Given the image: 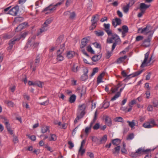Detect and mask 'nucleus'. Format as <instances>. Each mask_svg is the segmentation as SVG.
Wrapping results in <instances>:
<instances>
[{"label": "nucleus", "mask_w": 158, "mask_h": 158, "mask_svg": "<svg viewBox=\"0 0 158 158\" xmlns=\"http://www.w3.org/2000/svg\"><path fill=\"white\" fill-rule=\"evenodd\" d=\"M105 28L104 30L106 32L108 36L111 35L110 37H108L106 40V43L111 44L113 43V40H114L112 45V50L115 48L117 45L120 44L121 41L119 36L115 33H112V31L110 29V24H109L104 23L103 24Z\"/></svg>", "instance_id": "obj_1"}, {"label": "nucleus", "mask_w": 158, "mask_h": 158, "mask_svg": "<svg viewBox=\"0 0 158 158\" xmlns=\"http://www.w3.org/2000/svg\"><path fill=\"white\" fill-rule=\"evenodd\" d=\"M111 142L113 145L117 146L112 150L113 154L114 156H117L119 154L121 147L118 145L121 143V140L119 139H112Z\"/></svg>", "instance_id": "obj_2"}, {"label": "nucleus", "mask_w": 158, "mask_h": 158, "mask_svg": "<svg viewBox=\"0 0 158 158\" xmlns=\"http://www.w3.org/2000/svg\"><path fill=\"white\" fill-rule=\"evenodd\" d=\"M156 148L152 149H144L142 148H140L138 149L135 152H133L131 153V156L133 157H137L139 156H140L141 155L147 154L149 152L154 151Z\"/></svg>", "instance_id": "obj_3"}, {"label": "nucleus", "mask_w": 158, "mask_h": 158, "mask_svg": "<svg viewBox=\"0 0 158 158\" xmlns=\"http://www.w3.org/2000/svg\"><path fill=\"white\" fill-rule=\"evenodd\" d=\"M59 5V2L56 4L54 5L53 4H50L48 7L45 8L42 11V12L45 13L46 14H49L52 13L56 10V7Z\"/></svg>", "instance_id": "obj_4"}, {"label": "nucleus", "mask_w": 158, "mask_h": 158, "mask_svg": "<svg viewBox=\"0 0 158 158\" xmlns=\"http://www.w3.org/2000/svg\"><path fill=\"white\" fill-rule=\"evenodd\" d=\"M148 33H151L148 37L143 40L142 44V45L145 47H148L150 46L151 39L153 34V32H152L151 31H149Z\"/></svg>", "instance_id": "obj_5"}, {"label": "nucleus", "mask_w": 158, "mask_h": 158, "mask_svg": "<svg viewBox=\"0 0 158 158\" xmlns=\"http://www.w3.org/2000/svg\"><path fill=\"white\" fill-rule=\"evenodd\" d=\"M40 58L39 56V55H37L34 60V63H30V68L32 69L33 71H35L36 69V68L38 66L40 60Z\"/></svg>", "instance_id": "obj_6"}, {"label": "nucleus", "mask_w": 158, "mask_h": 158, "mask_svg": "<svg viewBox=\"0 0 158 158\" xmlns=\"http://www.w3.org/2000/svg\"><path fill=\"white\" fill-rule=\"evenodd\" d=\"M19 10V6L18 5L15 6L9 10L8 14L13 16H16L18 14Z\"/></svg>", "instance_id": "obj_7"}, {"label": "nucleus", "mask_w": 158, "mask_h": 158, "mask_svg": "<svg viewBox=\"0 0 158 158\" xmlns=\"http://www.w3.org/2000/svg\"><path fill=\"white\" fill-rule=\"evenodd\" d=\"M35 36H34L31 37L29 38L28 39V42H27L25 47V48L26 49L28 48L31 47L32 45H33L35 40Z\"/></svg>", "instance_id": "obj_8"}, {"label": "nucleus", "mask_w": 158, "mask_h": 158, "mask_svg": "<svg viewBox=\"0 0 158 158\" xmlns=\"http://www.w3.org/2000/svg\"><path fill=\"white\" fill-rule=\"evenodd\" d=\"M112 23V25L115 28L117 26L121 24V20L120 19L116 18L113 19Z\"/></svg>", "instance_id": "obj_9"}, {"label": "nucleus", "mask_w": 158, "mask_h": 158, "mask_svg": "<svg viewBox=\"0 0 158 158\" xmlns=\"http://www.w3.org/2000/svg\"><path fill=\"white\" fill-rule=\"evenodd\" d=\"M84 74H83L81 77V79L82 81H85L88 78L87 73L88 72V70L87 68H85L83 69Z\"/></svg>", "instance_id": "obj_10"}, {"label": "nucleus", "mask_w": 158, "mask_h": 158, "mask_svg": "<svg viewBox=\"0 0 158 158\" xmlns=\"http://www.w3.org/2000/svg\"><path fill=\"white\" fill-rule=\"evenodd\" d=\"M89 40L86 38H83L81 41L80 47L81 49L84 48L88 43Z\"/></svg>", "instance_id": "obj_11"}, {"label": "nucleus", "mask_w": 158, "mask_h": 158, "mask_svg": "<svg viewBox=\"0 0 158 158\" xmlns=\"http://www.w3.org/2000/svg\"><path fill=\"white\" fill-rule=\"evenodd\" d=\"M96 18V16L94 15L92 17V19L91 20V21L92 23L91 25L89 27V29L90 30H92L94 29L97 24V21H94V19Z\"/></svg>", "instance_id": "obj_12"}, {"label": "nucleus", "mask_w": 158, "mask_h": 158, "mask_svg": "<svg viewBox=\"0 0 158 158\" xmlns=\"http://www.w3.org/2000/svg\"><path fill=\"white\" fill-rule=\"evenodd\" d=\"M149 54V53L148 52L145 54L144 59L143 60V61L141 65L140 66L141 67H144L146 65V64H147L148 63L147 62V61L148 60Z\"/></svg>", "instance_id": "obj_13"}, {"label": "nucleus", "mask_w": 158, "mask_h": 158, "mask_svg": "<svg viewBox=\"0 0 158 158\" xmlns=\"http://www.w3.org/2000/svg\"><path fill=\"white\" fill-rule=\"evenodd\" d=\"M48 29L47 27L44 25H43L42 27L41 28L39 31H38L37 33V35H40L42 33L46 31Z\"/></svg>", "instance_id": "obj_14"}, {"label": "nucleus", "mask_w": 158, "mask_h": 158, "mask_svg": "<svg viewBox=\"0 0 158 158\" xmlns=\"http://www.w3.org/2000/svg\"><path fill=\"white\" fill-rule=\"evenodd\" d=\"M150 6V5H146L144 3H142L140 4L139 8L140 10H145H145L149 8Z\"/></svg>", "instance_id": "obj_15"}, {"label": "nucleus", "mask_w": 158, "mask_h": 158, "mask_svg": "<svg viewBox=\"0 0 158 158\" xmlns=\"http://www.w3.org/2000/svg\"><path fill=\"white\" fill-rule=\"evenodd\" d=\"M107 136L106 135H104L101 139L100 141H98V144H101L105 143L107 140Z\"/></svg>", "instance_id": "obj_16"}, {"label": "nucleus", "mask_w": 158, "mask_h": 158, "mask_svg": "<svg viewBox=\"0 0 158 158\" xmlns=\"http://www.w3.org/2000/svg\"><path fill=\"white\" fill-rule=\"evenodd\" d=\"M27 23H23L19 24L16 28V31H19L22 30L26 25Z\"/></svg>", "instance_id": "obj_17"}, {"label": "nucleus", "mask_w": 158, "mask_h": 158, "mask_svg": "<svg viewBox=\"0 0 158 158\" xmlns=\"http://www.w3.org/2000/svg\"><path fill=\"white\" fill-rule=\"evenodd\" d=\"M2 118L4 119V121H3V122L4 123L7 129L8 130L11 128L10 126V124L9 123L8 120L5 117H3Z\"/></svg>", "instance_id": "obj_18"}, {"label": "nucleus", "mask_w": 158, "mask_h": 158, "mask_svg": "<svg viewBox=\"0 0 158 158\" xmlns=\"http://www.w3.org/2000/svg\"><path fill=\"white\" fill-rule=\"evenodd\" d=\"M102 57V54H100L98 55H95L92 57V60L93 61L96 62L99 60Z\"/></svg>", "instance_id": "obj_19"}, {"label": "nucleus", "mask_w": 158, "mask_h": 158, "mask_svg": "<svg viewBox=\"0 0 158 158\" xmlns=\"http://www.w3.org/2000/svg\"><path fill=\"white\" fill-rule=\"evenodd\" d=\"M105 121L108 126L110 127L111 126L112 122L110 118L106 116L105 118Z\"/></svg>", "instance_id": "obj_20"}, {"label": "nucleus", "mask_w": 158, "mask_h": 158, "mask_svg": "<svg viewBox=\"0 0 158 158\" xmlns=\"http://www.w3.org/2000/svg\"><path fill=\"white\" fill-rule=\"evenodd\" d=\"M127 57V56L125 55L121 57L118 58L116 60V62L118 64H120Z\"/></svg>", "instance_id": "obj_21"}, {"label": "nucleus", "mask_w": 158, "mask_h": 158, "mask_svg": "<svg viewBox=\"0 0 158 158\" xmlns=\"http://www.w3.org/2000/svg\"><path fill=\"white\" fill-rule=\"evenodd\" d=\"M104 74V73H102L99 75L97 78V84H98L102 82L103 81H102V79L103 75Z\"/></svg>", "instance_id": "obj_22"}, {"label": "nucleus", "mask_w": 158, "mask_h": 158, "mask_svg": "<svg viewBox=\"0 0 158 158\" xmlns=\"http://www.w3.org/2000/svg\"><path fill=\"white\" fill-rule=\"evenodd\" d=\"M76 97L75 94H73L71 96L69 99V102L70 103H74L76 99Z\"/></svg>", "instance_id": "obj_23"}, {"label": "nucleus", "mask_w": 158, "mask_h": 158, "mask_svg": "<svg viewBox=\"0 0 158 158\" xmlns=\"http://www.w3.org/2000/svg\"><path fill=\"white\" fill-rule=\"evenodd\" d=\"M47 131H48V132H49L50 131L49 126H44L42 127L41 129V131L42 133H46Z\"/></svg>", "instance_id": "obj_24"}, {"label": "nucleus", "mask_w": 158, "mask_h": 158, "mask_svg": "<svg viewBox=\"0 0 158 158\" xmlns=\"http://www.w3.org/2000/svg\"><path fill=\"white\" fill-rule=\"evenodd\" d=\"M86 87H82V88L80 90V97H81L82 95H85L86 93Z\"/></svg>", "instance_id": "obj_25"}, {"label": "nucleus", "mask_w": 158, "mask_h": 158, "mask_svg": "<svg viewBox=\"0 0 158 158\" xmlns=\"http://www.w3.org/2000/svg\"><path fill=\"white\" fill-rule=\"evenodd\" d=\"M94 33L96 35L98 36H102L104 34V32L103 31L101 30L95 31Z\"/></svg>", "instance_id": "obj_26"}, {"label": "nucleus", "mask_w": 158, "mask_h": 158, "mask_svg": "<svg viewBox=\"0 0 158 158\" xmlns=\"http://www.w3.org/2000/svg\"><path fill=\"white\" fill-rule=\"evenodd\" d=\"M79 68L80 67L78 66H76L75 64H73L72 68V70L73 72L76 73L78 71Z\"/></svg>", "instance_id": "obj_27"}, {"label": "nucleus", "mask_w": 158, "mask_h": 158, "mask_svg": "<svg viewBox=\"0 0 158 158\" xmlns=\"http://www.w3.org/2000/svg\"><path fill=\"white\" fill-rule=\"evenodd\" d=\"M143 126L145 128H150L153 127V125L150 124L149 122H147L143 123Z\"/></svg>", "instance_id": "obj_28"}, {"label": "nucleus", "mask_w": 158, "mask_h": 158, "mask_svg": "<svg viewBox=\"0 0 158 158\" xmlns=\"http://www.w3.org/2000/svg\"><path fill=\"white\" fill-rule=\"evenodd\" d=\"M127 123H128L129 126L132 129L134 128V126L135 125V121L133 120L131 122L129 121H127Z\"/></svg>", "instance_id": "obj_29"}, {"label": "nucleus", "mask_w": 158, "mask_h": 158, "mask_svg": "<svg viewBox=\"0 0 158 158\" xmlns=\"http://www.w3.org/2000/svg\"><path fill=\"white\" fill-rule=\"evenodd\" d=\"M86 107V105L84 104H83L82 105H79V111H85V110Z\"/></svg>", "instance_id": "obj_30"}, {"label": "nucleus", "mask_w": 158, "mask_h": 158, "mask_svg": "<svg viewBox=\"0 0 158 158\" xmlns=\"http://www.w3.org/2000/svg\"><path fill=\"white\" fill-rule=\"evenodd\" d=\"M75 55V53L73 51H69L67 53V56L69 59L72 58Z\"/></svg>", "instance_id": "obj_31"}, {"label": "nucleus", "mask_w": 158, "mask_h": 158, "mask_svg": "<svg viewBox=\"0 0 158 158\" xmlns=\"http://www.w3.org/2000/svg\"><path fill=\"white\" fill-rule=\"evenodd\" d=\"M149 29H148V26H146L145 27L142 28H139L138 30V31H140V32L141 33H143L144 32H146L148 31Z\"/></svg>", "instance_id": "obj_32"}, {"label": "nucleus", "mask_w": 158, "mask_h": 158, "mask_svg": "<svg viewBox=\"0 0 158 158\" xmlns=\"http://www.w3.org/2000/svg\"><path fill=\"white\" fill-rule=\"evenodd\" d=\"M77 116H79V117L82 118L85 114V111H79L78 110Z\"/></svg>", "instance_id": "obj_33"}, {"label": "nucleus", "mask_w": 158, "mask_h": 158, "mask_svg": "<svg viewBox=\"0 0 158 158\" xmlns=\"http://www.w3.org/2000/svg\"><path fill=\"white\" fill-rule=\"evenodd\" d=\"M121 93L119 92H118L115 95L111 98V101H113L116 99V98L120 96Z\"/></svg>", "instance_id": "obj_34"}, {"label": "nucleus", "mask_w": 158, "mask_h": 158, "mask_svg": "<svg viewBox=\"0 0 158 158\" xmlns=\"http://www.w3.org/2000/svg\"><path fill=\"white\" fill-rule=\"evenodd\" d=\"M143 71V70H141L139 71H138L136 72H135L132 74V76L131 77H135L136 76H137L140 74Z\"/></svg>", "instance_id": "obj_35"}, {"label": "nucleus", "mask_w": 158, "mask_h": 158, "mask_svg": "<svg viewBox=\"0 0 158 158\" xmlns=\"http://www.w3.org/2000/svg\"><path fill=\"white\" fill-rule=\"evenodd\" d=\"M52 21V19L51 18L48 19L45 21V22L44 23L43 25L47 27L48 26V25L51 23Z\"/></svg>", "instance_id": "obj_36"}, {"label": "nucleus", "mask_w": 158, "mask_h": 158, "mask_svg": "<svg viewBox=\"0 0 158 158\" xmlns=\"http://www.w3.org/2000/svg\"><path fill=\"white\" fill-rule=\"evenodd\" d=\"M129 7L130 5L129 4H128L126 6L123 7V11L126 13H127L128 11Z\"/></svg>", "instance_id": "obj_37"}, {"label": "nucleus", "mask_w": 158, "mask_h": 158, "mask_svg": "<svg viewBox=\"0 0 158 158\" xmlns=\"http://www.w3.org/2000/svg\"><path fill=\"white\" fill-rule=\"evenodd\" d=\"M87 50L88 52H90L91 53L94 54H95L94 51L93 50L90 45H89L87 46Z\"/></svg>", "instance_id": "obj_38"}, {"label": "nucleus", "mask_w": 158, "mask_h": 158, "mask_svg": "<svg viewBox=\"0 0 158 158\" xmlns=\"http://www.w3.org/2000/svg\"><path fill=\"white\" fill-rule=\"evenodd\" d=\"M5 103L7 104L9 106H11V107H13L14 105L13 102L7 100L5 101Z\"/></svg>", "instance_id": "obj_39"}, {"label": "nucleus", "mask_w": 158, "mask_h": 158, "mask_svg": "<svg viewBox=\"0 0 158 158\" xmlns=\"http://www.w3.org/2000/svg\"><path fill=\"white\" fill-rule=\"evenodd\" d=\"M114 121L115 122L123 123V118L121 117H116L114 119Z\"/></svg>", "instance_id": "obj_40"}, {"label": "nucleus", "mask_w": 158, "mask_h": 158, "mask_svg": "<svg viewBox=\"0 0 158 158\" xmlns=\"http://www.w3.org/2000/svg\"><path fill=\"white\" fill-rule=\"evenodd\" d=\"M20 39V38L13 39H12L10 40L9 43L10 44L13 45V44H15V41H19Z\"/></svg>", "instance_id": "obj_41"}, {"label": "nucleus", "mask_w": 158, "mask_h": 158, "mask_svg": "<svg viewBox=\"0 0 158 158\" xmlns=\"http://www.w3.org/2000/svg\"><path fill=\"white\" fill-rule=\"evenodd\" d=\"M43 82L40 81H36L35 82V85H37L39 87H42Z\"/></svg>", "instance_id": "obj_42"}, {"label": "nucleus", "mask_w": 158, "mask_h": 158, "mask_svg": "<svg viewBox=\"0 0 158 158\" xmlns=\"http://www.w3.org/2000/svg\"><path fill=\"white\" fill-rule=\"evenodd\" d=\"M98 68L96 67L93 69V71L91 75V77H92L94 76L96 73L98 72Z\"/></svg>", "instance_id": "obj_43"}, {"label": "nucleus", "mask_w": 158, "mask_h": 158, "mask_svg": "<svg viewBox=\"0 0 158 158\" xmlns=\"http://www.w3.org/2000/svg\"><path fill=\"white\" fill-rule=\"evenodd\" d=\"M123 31L125 32H128V28L127 26L126 25H123L122 27Z\"/></svg>", "instance_id": "obj_44"}, {"label": "nucleus", "mask_w": 158, "mask_h": 158, "mask_svg": "<svg viewBox=\"0 0 158 158\" xmlns=\"http://www.w3.org/2000/svg\"><path fill=\"white\" fill-rule=\"evenodd\" d=\"M65 43H63L60 46V49H61V50L60 49V52L62 53L64 52L65 49Z\"/></svg>", "instance_id": "obj_45"}, {"label": "nucleus", "mask_w": 158, "mask_h": 158, "mask_svg": "<svg viewBox=\"0 0 158 158\" xmlns=\"http://www.w3.org/2000/svg\"><path fill=\"white\" fill-rule=\"evenodd\" d=\"M134 137V135L133 133H131L128 135L127 138V140H131Z\"/></svg>", "instance_id": "obj_46"}, {"label": "nucleus", "mask_w": 158, "mask_h": 158, "mask_svg": "<svg viewBox=\"0 0 158 158\" xmlns=\"http://www.w3.org/2000/svg\"><path fill=\"white\" fill-rule=\"evenodd\" d=\"M113 51V50H112V48H111V51H107L106 54V57L108 59L111 56Z\"/></svg>", "instance_id": "obj_47"}, {"label": "nucleus", "mask_w": 158, "mask_h": 158, "mask_svg": "<svg viewBox=\"0 0 158 158\" xmlns=\"http://www.w3.org/2000/svg\"><path fill=\"white\" fill-rule=\"evenodd\" d=\"M110 105L109 102H104L102 107L105 109L108 108Z\"/></svg>", "instance_id": "obj_48"}, {"label": "nucleus", "mask_w": 158, "mask_h": 158, "mask_svg": "<svg viewBox=\"0 0 158 158\" xmlns=\"http://www.w3.org/2000/svg\"><path fill=\"white\" fill-rule=\"evenodd\" d=\"M26 136L32 141H35L36 140V137L34 135H32L30 136L29 135H27Z\"/></svg>", "instance_id": "obj_49"}, {"label": "nucleus", "mask_w": 158, "mask_h": 158, "mask_svg": "<svg viewBox=\"0 0 158 158\" xmlns=\"http://www.w3.org/2000/svg\"><path fill=\"white\" fill-rule=\"evenodd\" d=\"M136 103V100L135 99H133L131 102H129L128 105L129 107H132L133 105Z\"/></svg>", "instance_id": "obj_50"}, {"label": "nucleus", "mask_w": 158, "mask_h": 158, "mask_svg": "<svg viewBox=\"0 0 158 158\" xmlns=\"http://www.w3.org/2000/svg\"><path fill=\"white\" fill-rule=\"evenodd\" d=\"M91 137L92 138V141L94 142H97V143L98 142V139L97 137L94 136H91Z\"/></svg>", "instance_id": "obj_51"}, {"label": "nucleus", "mask_w": 158, "mask_h": 158, "mask_svg": "<svg viewBox=\"0 0 158 158\" xmlns=\"http://www.w3.org/2000/svg\"><path fill=\"white\" fill-rule=\"evenodd\" d=\"M143 36L141 35H139L137 36L135 39V41H139L142 40L143 39Z\"/></svg>", "instance_id": "obj_52"}, {"label": "nucleus", "mask_w": 158, "mask_h": 158, "mask_svg": "<svg viewBox=\"0 0 158 158\" xmlns=\"http://www.w3.org/2000/svg\"><path fill=\"white\" fill-rule=\"evenodd\" d=\"M148 122L150 123V124L153 125V127L155 126H157V127H158V125L156 124L155 123V121L153 119H151L150 121Z\"/></svg>", "instance_id": "obj_53"}, {"label": "nucleus", "mask_w": 158, "mask_h": 158, "mask_svg": "<svg viewBox=\"0 0 158 158\" xmlns=\"http://www.w3.org/2000/svg\"><path fill=\"white\" fill-rule=\"evenodd\" d=\"M68 144L69 145V149L72 148L74 146V144L71 141H68Z\"/></svg>", "instance_id": "obj_54"}, {"label": "nucleus", "mask_w": 158, "mask_h": 158, "mask_svg": "<svg viewBox=\"0 0 158 158\" xmlns=\"http://www.w3.org/2000/svg\"><path fill=\"white\" fill-rule=\"evenodd\" d=\"M94 47L97 48L101 49V46L100 44L97 42H95L93 44Z\"/></svg>", "instance_id": "obj_55"}, {"label": "nucleus", "mask_w": 158, "mask_h": 158, "mask_svg": "<svg viewBox=\"0 0 158 158\" xmlns=\"http://www.w3.org/2000/svg\"><path fill=\"white\" fill-rule=\"evenodd\" d=\"M85 149H83L82 148H81V147H80L79 150V152L81 156L83 155V154L85 153Z\"/></svg>", "instance_id": "obj_56"}, {"label": "nucleus", "mask_w": 158, "mask_h": 158, "mask_svg": "<svg viewBox=\"0 0 158 158\" xmlns=\"http://www.w3.org/2000/svg\"><path fill=\"white\" fill-rule=\"evenodd\" d=\"M126 145L124 143H123V148L121 149V152L122 153H125L127 152V150L125 148Z\"/></svg>", "instance_id": "obj_57"}, {"label": "nucleus", "mask_w": 158, "mask_h": 158, "mask_svg": "<svg viewBox=\"0 0 158 158\" xmlns=\"http://www.w3.org/2000/svg\"><path fill=\"white\" fill-rule=\"evenodd\" d=\"M23 19V18L21 17H16L14 21L16 22H20Z\"/></svg>", "instance_id": "obj_58"}, {"label": "nucleus", "mask_w": 158, "mask_h": 158, "mask_svg": "<svg viewBox=\"0 0 158 158\" xmlns=\"http://www.w3.org/2000/svg\"><path fill=\"white\" fill-rule=\"evenodd\" d=\"M153 106L154 107H157L158 106V101L156 100H154L152 102Z\"/></svg>", "instance_id": "obj_59"}, {"label": "nucleus", "mask_w": 158, "mask_h": 158, "mask_svg": "<svg viewBox=\"0 0 158 158\" xmlns=\"http://www.w3.org/2000/svg\"><path fill=\"white\" fill-rule=\"evenodd\" d=\"M100 127V124L99 123H96L93 127V128L94 130H97Z\"/></svg>", "instance_id": "obj_60"}, {"label": "nucleus", "mask_w": 158, "mask_h": 158, "mask_svg": "<svg viewBox=\"0 0 158 158\" xmlns=\"http://www.w3.org/2000/svg\"><path fill=\"white\" fill-rule=\"evenodd\" d=\"M56 135L55 134L52 135H51V139L50 140L55 141L56 140Z\"/></svg>", "instance_id": "obj_61"}, {"label": "nucleus", "mask_w": 158, "mask_h": 158, "mask_svg": "<svg viewBox=\"0 0 158 158\" xmlns=\"http://www.w3.org/2000/svg\"><path fill=\"white\" fill-rule=\"evenodd\" d=\"M141 11L137 15V16L139 18L141 17L145 12V10H141Z\"/></svg>", "instance_id": "obj_62"}, {"label": "nucleus", "mask_w": 158, "mask_h": 158, "mask_svg": "<svg viewBox=\"0 0 158 158\" xmlns=\"http://www.w3.org/2000/svg\"><path fill=\"white\" fill-rule=\"evenodd\" d=\"M119 87V86H118L117 87L115 88H112L111 89V91L112 93H114L116 91H118Z\"/></svg>", "instance_id": "obj_63"}, {"label": "nucleus", "mask_w": 158, "mask_h": 158, "mask_svg": "<svg viewBox=\"0 0 158 158\" xmlns=\"http://www.w3.org/2000/svg\"><path fill=\"white\" fill-rule=\"evenodd\" d=\"M75 16V14L74 12H72L70 14L69 16V18L71 19H73Z\"/></svg>", "instance_id": "obj_64"}]
</instances>
